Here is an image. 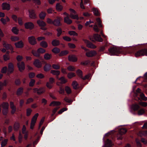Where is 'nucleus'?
<instances>
[{
    "label": "nucleus",
    "instance_id": "46",
    "mask_svg": "<svg viewBox=\"0 0 147 147\" xmlns=\"http://www.w3.org/2000/svg\"><path fill=\"white\" fill-rule=\"evenodd\" d=\"M68 53L67 51H61V53L59 54V55L60 56H64L67 55Z\"/></svg>",
    "mask_w": 147,
    "mask_h": 147
},
{
    "label": "nucleus",
    "instance_id": "57",
    "mask_svg": "<svg viewBox=\"0 0 147 147\" xmlns=\"http://www.w3.org/2000/svg\"><path fill=\"white\" fill-rule=\"evenodd\" d=\"M45 117H43L42 119H41L40 122L39 123V127H38V129H40L42 125V124L43 123L44 120H45Z\"/></svg>",
    "mask_w": 147,
    "mask_h": 147
},
{
    "label": "nucleus",
    "instance_id": "18",
    "mask_svg": "<svg viewBox=\"0 0 147 147\" xmlns=\"http://www.w3.org/2000/svg\"><path fill=\"white\" fill-rule=\"evenodd\" d=\"M29 16L30 18L32 19H35L36 18V14L34 10H31L29 11Z\"/></svg>",
    "mask_w": 147,
    "mask_h": 147
},
{
    "label": "nucleus",
    "instance_id": "47",
    "mask_svg": "<svg viewBox=\"0 0 147 147\" xmlns=\"http://www.w3.org/2000/svg\"><path fill=\"white\" fill-rule=\"evenodd\" d=\"M3 109H8L9 104L7 102H3L2 104Z\"/></svg>",
    "mask_w": 147,
    "mask_h": 147
},
{
    "label": "nucleus",
    "instance_id": "23",
    "mask_svg": "<svg viewBox=\"0 0 147 147\" xmlns=\"http://www.w3.org/2000/svg\"><path fill=\"white\" fill-rule=\"evenodd\" d=\"M112 146L111 141L109 139H107L105 142L104 147H111Z\"/></svg>",
    "mask_w": 147,
    "mask_h": 147
},
{
    "label": "nucleus",
    "instance_id": "30",
    "mask_svg": "<svg viewBox=\"0 0 147 147\" xmlns=\"http://www.w3.org/2000/svg\"><path fill=\"white\" fill-rule=\"evenodd\" d=\"M78 84L77 82L75 81H74L72 84V86H73V88L75 90L77 89L78 88Z\"/></svg>",
    "mask_w": 147,
    "mask_h": 147
},
{
    "label": "nucleus",
    "instance_id": "7",
    "mask_svg": "<svg viewBox=\"0 0 147 147\" xmlns=\"http://www.w3.org/2000/svg\"><path fill=\"white\" fill-rule=\"evenodd\" d=\"M17 66L19 68V70L22 72L25 69V64L24 62L22 61L17 63Z\"/></svg>",
    "mask_w": 147,
    "mask_h": 147
},
{
    "label": "nucleus",
    "instance_id": "17",
    "mask_svg": "<svg viewBox=\"0 0 147 147\" xmlns=\"http://www.w3.org/2000/svg\"><path fill=\"white\" fill-rule=\"evenodd\" d=\"M3 45L4 47L7 50H10L11 51L13 50V48L10 44L6 43L5 42H4Z\"/></svg>",
    "mask_w": 147,
    "mask_h": 147
},
{
    "label": "nucleus",
    "instance_id": "8",
    "mask_svg": "<svg viewBox=\"0 0 147 147\" xmlns=\"http://www.w3.org/2000/svg\"><path fill=\"white\" fill-rule=\"evenodd\" d=\"M14 44L16 47L18 48H22L24 46V44L22 40L15 43Z\"/></svg>",
    "mask_w": 147,
    "mask_h": 147
},
{
    "label": "nucleus",
    "instance_id": "12",
    "mask_svg": "<svg viewBox=\"0 0 147 147\" xmlns=\"http://www.w3.org/2000/svg\"><path fill=\"white\" fill-rule=\"evenodd\" d=\"M97 54L96 51H92L86 53V55L88 57H91L95 56Z\"/></svg>",
    "mask_w": 147,
    "mask_h": 147
},
{
    "label": "nucleus",
    "instance_id": "39",
    "mask_svg": "<svg viewBox=\"0 0 147 147\" xmlns=\"http://www.w3.org/2000/svg\"><path fill=\"white\" fill-rule=\"evenodd\" d=\"M65 90L66 92L68 94H70L71 92V88L68 86L65 87Z\"/></svg>",
    "mask_w": 147,
    "mask_h": 147
},
{
    "label": "nucleus",
    "instance_id": "41",
    "mask_svg": "<svg viewBox=\"0 0 147 147\" xmlns=\"http://www.w3.org/2000/svg\"><path fill=\"white\" fill-rule=\"evenodd\" d=\"M7 142L8 140L7 139H5L2 140L1 144V146L3 147L5 146L7 144Z\"/></svg>",
    "mask_w": 147,
    "mask_h": 147
},
{
    "label": "nucleus",
    "instance_id": "58",
    "mask_svg": "<svg viewBox=\"0 0 147 147\" xmlns=\"http://www.w3.org/2000/svg\"><path fill=\"white\" fill-rule=\"evenodd\" d=\"M59 94H64L65 91L64 88L61 86L59 87V90L58 91Z\"/></svg>",
    "mask_w": 147,
    "mask_h": 147
},
{
    "label": "nucleus",
    "instance_id": "6",
    "mask_svg": "<svg viewBox=\"0 0 147 147\" xmlns=\"http://www.w3.org/2000/svg\"><path fill=\"white\" fill-rule=\"evenodd\" d=\"M34 26L33 23L31 22H26L24 24L25 28L27 29H29L30 30L33 29Z\"/></svg>",
    "mask_w": 147,
    "mask_h": 147
},
{
    "label": "nucleus",
    "instance_id": "3",
    "mask_svg": "<svg viewBox=\"0 0 147 147\" xmlns=\"http://www.w3.org/2000/svg\"><path fill=\"white\" fill-rule=\"evenodd\" d=\"M7 69L8 75L13 73L14 69L13 64L11 62L9 63L8 65Z\"/></svg>",
    "mask_w": 147,
    "mask_h": 147
},
{
    "label": "nucleus",
    "instance_id": "51",
    "mask_svg": "<svg viewBox=\"0 0 147 147\" xmlns=\"http://www.w3.org/2000/svg\"><path fill=\"white\" fill-rule=\"evenodd\" d=\"M38 51L39 52V54H42L45 52L46 50L45 49L42 48H40L38 49Z\"/></svg>",
    "mask_w": 147,
    "mask_h": 147
},
{
    "label": "nucleus",
    "instance_id": "20",
    "mask_svg": "<svg viewBox=\"0 0 147 147\" xmlns=\"http://www.w3.org/2000/svg\"><path fill=\"white\" fill-rule=\"evenodd\" d=\"M69 17H65L64 18V22L68 24H70L72 22V20L69 19Z\"/></svg>",
    "mask_w": 147,
    "mask_h": 147
},
{
    "label": "nucleus",
    "instance_id": "24",
    "mask_svg": "<svg viewBox=\"0 0 147 147\" xmlns=\"http://www.w3.org/2000/svg\"><path fill=\"white\" fill-rule=\"evenodd\" d=\"M56 7L57 10L59 11H61L63 9V6L60 5L59 3H57L56 5Z\"/></svg>",
    "mask_w": 147,
    "mask_h": 147
},
{
    "label": "nucleus",
    "instance_id": "42",
    "mask_svg": "<svg viewBox=\"0 0 147 147\" xmlns=\"http://www.w3.org/2000/svg\"><path fill=\"white\" fill-rule=\"evenodd\" d=\"M51 55L48 53H46L44 56L45 59L46 60H49L51 58Z\"/></svg>",
    "mask_w": 147,
    "mask_h": 147
},
{
    "label": "nucleus",
    "instance_id": "55",
    "mask_svg": "<svg viewBox=\"0 0 147 147\" xmlns=\"http://www.w3.org/2000/svg\"><path fill=\"white\" fill-rule=\"evenodd\" d=\"M140 96L141 99L143 100L146 101L147 100V98L145 96L143 93H141Z\"/></svg>",
    "mask_w": 147,
    "mask_h": 147
},
{
    "label": "nucleus",
    "instance_id": "13",
    "mask_svg": "<svg viewBox=\"0 0 147 147\" xmlns=\"http://www.w3.org/2000/svg\"><path fill=\"white\" fill-rule=\"evenodd\" d=\"M10 105L11 109V113L12 115L14 114L16 110V107L14 105L13 102L12 101L10 102Z\"/></svg>",
    "mask_w": 147,
    "mask_h": 147
},
{
    "label": "nucleus",
    "instance_id": "16",
    "mask_svg": "<svg viewBox=\"0 0 147 147\" xmlns=\"http://www.w3.org/2000/svg\"><path fill=\"white\" fill-rule=\"evenodd\" d=\"M2 9L3 10H9L10 9V5L9 4L5 2L3 3L2 5Z\"/></svg>",
    "mask_w": 147,
    "mask_h": 147
},
{
    "label": "nucleus",
    "instance_id": "32",
    "mask_svg": "<svg viewBox=\"0 0 147 147\" xmlns=\"http://www.w3.org/2000/svg\"><path fill=\"white\" fill-rule=\"evenodd\" d=\"M61 20H62L61 18L59 17H57V20H56V26H59L61 25L60 22Z\"/></svg>",
    "mask_w": 147,
    "mask_h": 147
},
{
    "label": "nucleus",
    "instance_id": "52",
    "mask_svg": "<svg viewBox=\"0 0 147 147\" xmlns=\"http://www.w3.org/2000/svg\"><path fill=\"white\" fill-rule=\"evenodd\" d=\"M35 82V80L34 79H32L29 83V86L30 87H33L34 86Z\"/></svg>",
    "mask_w": 147,
    "mask_h": 147
},
{
    "label": "nucleus",
    "instance_id": "37",
    "mask_svg": "<svg viewBox=\"0 0 147 147\" xmlns=\"http://www.w3.org/2000/svg\"><path fill=\"white\" fill-rule=\"evenodd\" d=\"M56 31L57 32V36L58 37H59L62 33V29L60 28H58L57 29Z\"/></svg>",
    "mask_w": 147,
    "mask_h": 147
},
{
    "label": "nucleus",
    "instance_id": "62",
    "mask_svg": "<svg viewBox=\"0 0 147 147\" xmlns=\"http://www.w3.org/2000/svg\"><path fill=\"white\" fill-rule=\"evenodd\" d=\"M67 110V109L66 108H63L59 111L58 112V113L59 114H61L63 112L65 111H66Z\"/></svg>",
    "mask_w": 147,
    "mask_h": 147
},
{
    "label": "nucleus",
    "instance_id": "15",
    "mask_svg": "<svg viewBox=\"0 0 147 147\" xmlns=\"http://www.w3.org/2000/svg\"><path fill=\"white\" fill-rule=\"evenodd\" d=\"M93 37L96 41L99 42H102L103 41V39L101 38L100 35L98 34H94Z\"/></svg>",
    "mask_w": 147,
    "mask_h": 147
},
{
    "label": "nucleus",
    "instance_id": "60",
    "mask_svg": "<svg viewBox=\"0 0 147 147\" xmlns=\"http://www.w3.org/2000/svg\"><path fill=\"white\" fill-rule=\"evenodd\" d=\"M67 69L69 71H73L75 70V68L74 66L70 65L67 67Z\"/></svg>",
    "mask_w": 147,
    "mask_h": 147
},
{
    "label": "nucleus",
    "instance_id": "34",
    "mask_svg": "<svg viewBox=\"0 0 147 147\" xmlns=\"http://www.w3.org/2000/svg\"><path fill=\"white\" fill-rule=\"evenodd\" d=\"M140 108V106L137 104L133 105L131 106V108L134 111H137Z\"/></svg>",
    "mask_w": 147,
    "mask_h": 147
},
{
    "label": "nucleus",
    "instance_id": "36",
    "mask_svg": "<svg viewBox=\"0 0 147 147\" xmlns=\"http://www.w3.org/2000/svg\"><path fill=\"white\" fill-rule=\"evenodd\" d=\"M60 80L61 84H65L67 82V80L65 79L64 77L62 76L59 79Z\"/></svg>",
    "mask_w": 147,
    "mask_h": 147
},
{
    "label": "nucleus",
    "instance_id": "59",
    "mask_svg": "<svg viewBox=\"0 0 147 147\" xmlns=\"http://www.w3.org/2000/svg\"><path fill=\"white\" fill-rule=\"evenodd\" d=\"M11 18L15 22H17L18 18L17 16L14 14L12 15L11 16Z\"/></svg>",
    "mask_w": 147,
    "mask_h": 147
},
{
    "label": "nucleus",
    "instance_id": "26",
    "mask_svg": "<svg viewBox=\"0 0 147 147\" xmlns=\"http://www.w3.org/2000/svg\"><path fill=\"white\" fill-rule=\"evenodd\" d=\"M72 13H71L69 15V17L71 19H76L77 20H78L79 19L78 16L77 15L74 14Z\"/></svg>",
    "mask_w": 147,
    "mask_h": 147
},
{
    "label": "nucleus",
    "instance_id": "61",
    "mask_svg": "<svg viewBox=\"0 0 147 147\" xmlns=\"http://www.w3.org/2000/svg\"><path fill=\"white\" fill-rule=\"evenodd\" d=\"M136 141L138 147H141V144L140 140L137 138L136 139Z\"/></svg>",
    "mask_w": 147,
    "mask_h": 147
},
{
    "label": "nucleus",
    "instance_id": "56",
    "mask_svg": "<svg viewBox=\"0 0 147 147\" xmlns=\"http://www.w3.org/2000/svg\"><path fill=\"white\" fill-rule=\"evenodd\" d=\"M68 34L70 35L74 36H77L78 35V34L75 31H69L68 32Z\"/></svg>",
    "mask_w": 147,
    "mask_h": 147
},
{
    "label": "nucleus",
    "instance_id": "64",
    "mask_svg": "<svg viewBox=\"0 0 147 147\" xmlns=\"http://www.w3.org/2000/svg\"><path fill=\"white\" fill-rule=\"evenodd\" d=\"M64 100L66 102L68 103H71L72 102V100L71 99L68 98L67 97H65L64 98Z\"/></svg>",
    "mask_w": 147,
    "mask_h": 147
},
{
    "label": "nucleus",
    "instance_id": "29",
    "mask_svg": "<svg viewBox=\"0 0 147 147\" xmlns=\"http://www.w3.org/2000/svg\"><path fill=\"white\" fill-rule=\"evenodd\" d=\"M92 11H93L94 14L96 16H100V13L99 12L98 9L96 8H93L92 9Z\"/></svg>",
    "mask_w": 147,
    "mask_h": 147
},
{
    "label": "nucleus",
    "instance_id": "50",
    "mask_svg": "<svg viewBox=\"0 0 147 147\" xmlns=\"http://www.w3.org/2000/svg\"><path fill=\"white\" fill-rule=\"evenodd\" d=\"M96 21L98 23V27H101L102 26V21L99 18H98L96 20Z\"/></svg>",
    "mask_w": 147,
    "mask_h": 147
},
{
    "label": "nucleus",
    "instance_id": "48",
    "mask_svg": "<svg viewBox=\"0 0 147 147\" xmlns=\"http://www.w3.org/2000/svg\"><path fill=\"white\" fill-rule=\"evenodd\" d=\"M76 76L75 73L72 72L69 73L68 74L67 76L69 79H71L74 77Z\"/></svg>",
    "mask_w": 147,
    "mask_h": 147
},
{
    "label": "nucleus",
    "instance_id": "11",
    "mask_svg": "<svg viewBox=\"0 0 147 147\" xmlns=\"http://www.w3.org/2000/svg\"><path fill=\"white\" fill-rule=\"evenodd\" d=\"M34 93L36 92L38 94H40L44 92V90L43 88H34L33 89Z\"/></svg>",
    "mask_w": 147,
    "mask_h": 147
},
{
    "label": "nucleus",
    "instance_id": "22",
    "mask_svg": "<svg viewBox=\"0 0 147 147\" xmlns=\"http://www.w3.org/2000/svg\"><path fill=\"white\" fill-rule=\"evenodd\" d=\"M31 53L34 56L36 57H40V54H39V52L37 51L34 50H32L31 51Z\"/></svg>",
    "mask_w": 147,
    "mask_h": 147
},
{
    "label": "nucleus",
    "instance_id": "49",
    "mask_svg": "<svg viewBox=\"0 0 147 147\" xmlns=\"http://www.w3.org/2000/svg\"><path fill=\"white\" fill-rule=\"evenodd\" d=\"M11 39L12 41H18L19 40V37L17 36H11Z\"/></svg>",
    "mask_w": 147,
    "mask_h": 147
},
{
    "label": "nucleus",
    "instance_id": "35",
    "mask_svg": "<svg viewBox=\"0 0 147 147\" xmlns=\"http://www.w3.org/2000/svg\"><path fill=\"white\" fill-rule=\"evenodd\" d=\"M46 13L43 11H42L39 14V17L40 19L42 20L44 19L46 16Z\"/></svg>",
    "mask_w": 147,
    "mask_h": 147
},
{
    "label": "nucleus",
    "instance_id": "33",
    "mask_svg": "<svg viewBox=\"0 0 147 147\" xmlns=\"http://www.w3.org/2000/svg\"><path fill=\"white\" fill-rule=\"evenodd\" d=\"M7 84V82L6 80H4L3 82L0 81V90H1L3 86H6Z\"/></svg>",
    "mask_w": 147,
    "mask_h": 147
},
{
    "label": "nucleus",
    "instance_id": "45",
    "mask_svg": "<svg viewBox=\"0 0 147 147\" xmlns=\"http://www.w3.org/2000/svg\"><path fill=\"white\" fill-rule=\"evenodd\" d=\"M18 24L20 26L24 24L22 18V17H19L18 18Z\"/></svg>",
    "mask_w": 147,
    "mask_h": 147
},
{
    "label": "nucleus",
    "instance_id": "4",
    "mask_svg": "<svg viewBox=\"0 0 147 147\" xmlns=\"http://www.w3.org/2000/svg\"><path fill=\"white\" fill-rule=\"evenodd\" d=\"M37 23L40 27H41V29L42 30H45L47 28L45 27L46 26V23L42 21L38 20L37 21Z\"/></svg>",
    "mask_w": 147,
    "mask_h": 147
},
{
    "label": "nucleus",
    "instance_id": "31",
    "mask_svg": "<svg viewBox=\"0 0 147 147\" xmlns=\"http://www.w3.org/2000/svg\"><path fill=\"white\" fill-rule=\"evenodd\" d=\"M86 46L88 48L93 49H95L96 47L95 45L90 41L88 44H87Z\"/></svg>",
    "mask_w": 147,
    "mask_h": 147
},
{
    "label": "nucleus",
    "instance_id": "44",
    "mask_svg": "<svg viewBox=\"0 0 147 147\" xmlns=\"http://www.w3.org/2000/svg\"><path fill=\"white\" fill-rule=\"evenodd\" d=\"M12 31L15 34H18L19 30L16 27H13L11 29Z\"/></svg>",
    "mask_w": 147,
    "mask_h": 147
},
{
    "label": "nucleus",
    "instance_id": "27",
    "mask_svg": "<svg viewBox=\"0 0 147 147\" xmlns=\"http://www.w3.org/2000/svg\"><path fill=\"white\" fill-rule=\"evenodd\" d=\"M138 135L140 137H142L143 136H147V130L145 131H140Z\"/></svg>",
    "mask_w": 147,
    "mask_h": 147
},
{
    "label": "nucleus",
    "instance_id": "5",
    "mask_svg": "<svg viewBox=\"0 0 147 147\" xmlns=\"http://www.w3.org/2000/svg\"><path fill=\"white\" fill-rule=\"evenodd\" d=\"M28 40L30 44L32 45H34L37 43L36 39L34 36L29 37L28 38Z\"/></svg>",
    "mask_w": 147,
    "mask_h": 147
},
{
    "label": "nucleus",
    "instance_id": "21",
    "mask_svg": "<svg viewBox=\"0 0 147 147\" xmlns=\"http://www.w3.org/2000/svg\"><path fill=\"white\" fill-rule=\"evenodd\" d=\"M51 65L50 64L46 63L44 67V70L45 71H47L51 69Z\"/></svg>",
    "mask_w": 147,
    "mask_h": 147
},
{
    "label": "nucleus",
    "instance_id": "40",
    "mask_svg": "<svg viewBox=\"0 0 147 147\" xmlns=\"http://www.w3.org/2000/svg\"><path fill=\"white\" fill-rule=\"evenodd\" d=\"M76 73L77 75L81 78H82L83 73L81 70L80 69L77 70L76 71Z\"/></svg>",
    "mask_w": 147,
    "mask_h": 147
},
{
    "label": "nucleus",
    "instance_id": "14",
    "mask_svg": "<svg viewBox=\"0 0 147 147\" xmlns=\"http://www.w3.org/2000/svg\"><path fill=\"white\" fill-rule=\"evenodd\" d=\"M33 64L35 66L38 68H40L42 66V63L39 59H35Z\"/></svg>",
    "mask_w": 147,
    "mask_h": 147
},
{
    "label": "nucleus",
    "instance_id": "19",
    "mask_svg": "<svg viewBox=\"0 0 147 147\" xmlns=\"http://www.w3.org/2000/svg\"><path fill=\"white\" fill-rule=\"evenodd\" d=\"M24 92V88L22 87L19 88L16 92V94L18 96H21Z\"/></svg>",
    "mask_w": 147,
    "mask_h": 147
},
{
    "label": "nucleus",
    "instance_id": "10",
    "mask_svg": "<svg viewBox=\"0 0 147 147\" xmlns=\"http://www.w3.org/2000/svg\"><path fill=\"white\" fill-rule=\"evenodd\" d=\"M68 59L69 61L75 62L77 61L78 58L75 55H69Z\"/></svg>",
    "mask_w": 147,
    "mask_h": 147
},
{
    "label": "nucleus",
    "instance_id": "2",
    "mask_svg": "<svg viewBox=\"0 0 147 147\" xmlns=\"http://www.w3.org/2000/svg\"><path fill=\"white\" fill-rule=\"evenodd\" d=\"M147 49H144L138 51L135 53V55L136 57H138L140 56L147 55Z\"/></svg>",
    "mask_w": 147,
    "mask_h": 147
},
{
    "label": "nucleus",
    "instance_id": "9",
    "mask_svg": "<svg viewBox=\"0 0 147 147\" xmlns=\"http://www.w3.org/2000/svg\"><path fill=\"white\" fill-rule=\"evenodd\" d=\"M54 82V79L52 78H50L49 82H48L46 83V86L49 89L51 88L52 87V84Z\"/></svg>",
    "mask_w": 147,
    "mask_h": 147
},
{
    "label": "nucleus",
    "instance_id": "25",
    "mask_svg": "<svg viewBox=\"0 0 147 147\" xmlns=\"http://www.w3.org/2000/svg\"><path fill=\"white\" fill-rule=\"evenodd\" d=\"M20 127V124L19 123L15 122L13 125V128L15 131H17L18 130Z\"/></svg>",
    "mask_w": 147,
    "mask_h": 147
},
{
    "label": "nucleus",
    "instance_id": "53",
    "mask_svg": "<svg viewBox=\"0 0 147 147\" xmlns=\"http://www.w3.org/2000/svg\"><path fill=\"white\" fill-rule=\"evenodd\" d=\"M32 111V110L30 108H28L26 109V116L28 117L29 116Z\"/></svg>",
    "mask_w": 147,
    "mask_h": 147
},
{
    "label": "nucleus",
    "instance_id": "54",
    "mask_svg": "<svg viewBox=\"0 0 147 147\" xmlns=\"http://www.w3.org/2000/svg\"><path fill=\"white\" fill-rule=\"evenodd\" d=\"M47 22L49 24H53L54 25H55V19L53 21L51 19L49 18H48L47 19Z\"/></svg>",
    "mask_w": 147,
    "mask_h": 147
},
{
    "label": "nucleus",
    "instance_id": "1",
    "mask_svg": "<svg viewBox=\"0 0 147 147\" xmlns=\"http://www.w3.org/2000/svg\"><path fill=\"white\" fill-rule=\"evenodd\" d=\"M109 52L112 55H117L121 52V49L118 47H114L108 50Z\"/></svg>",
    "mask_w": 147,
    "mask_h": 147
},
{
    "label": "nucleus",
    "instance_id": "63",
    "mask_svg": "<svg viewBox=\"0 0 147 147\" xmlns=\"http://www.w3.org/2000/svg\"><path fill=\"white\" fill-rule=\"evenodd\" d=\"M8 109H3L2 110V113L3 115H6L8 111Z\"/></svg>",
    "mask_w": 147,
    "mask_h": 147
},
{
    "label": "nucleus",
    "instance_id": "28",
    "mask_svg": "<svg viewBox=\"0 0 147 147\" xmlns=\"http://www.w3.org/2000/svg\"><path fill=\"white\" fill-rule=\"evenodd\" d=\"M1 72L3 74H6L7 73L8 74L7 67L6 66L3 67L1 70Z\"/></svg>",
    "mask_w": 147,
    "mask_h": 147
},
{
    "label": "nucleus",
    "instance_id": "38",
    "mask_svg": "<svg viewBox=\"0 0 147 147\" xmlns=\"http://www.w3.org/2000/svg\"><path fill=\"white\" fill-rule=\"evenodd\" d=\"M127 131V130L125 128L121 129L119 131V133L121 135L125 134Z\"/></svg>",
    "mask_w": 147,
    "mask_h": 147
},
{
    "label": "nucleus",
    "instance_id": "43",
    "mask_svg": "<svg viewBox=\"0 0 147 147\" xmlns=\"http://www.w3.org/2000/svg\"><path fill=\"white\" fill-rule=\"evenodd\" d=\"M40 45L44 48H46L48 46L47 42L45 41H42L40 43Z\"/></svg>",
    "mask_w": 147,
    "mask_h": 147
}]
</instances>
